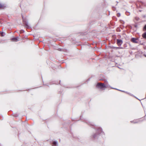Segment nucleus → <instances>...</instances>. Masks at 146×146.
<instances>
[{
    "label": "nucleus",
    "mask_w": 146,
    "mask_h": 146,
    "mask_svg": "<svg viewBox=\"0 0 146 146\" xmlns=\"http://www.w3.org/2000/svg\"><path fill=\"white\" fill-rule=\"evenodd\" d=\"M145 57H146V54H144L143 55Z\"/></svg>",
    "instance_id": "nucleus-17"
},
{
    "label": "nucleus",
    "mask_w": 146,
    "mask_h": 146,
    "mask_svg": "<svg viewBox=\"0 0 146 146\" xmlns=\"http://www.w3.org/2000/svg\"><path fill=\"white\" fill-rule=\"evenodd\" d=\"M13 116L15 117H16L18 116V115L17 114H14V115Z\"/></svg>",
    "instance_id": "nucleus-16"
},
{
    "label": "nucleus",
    "mask_w": 146,
    "mask_h": 146,
    "mask_svg": "<svg viewBox=\"0 0 146 146\" xmlns=\"http://www.w3.org/2000/svg\"><path fill=\"white\" fill-rule=\"evenodd\" d=\"M23 21L24 24L25 25L27 26H28V23L25 21L24 19H23Z\"/></svg>",
    "instance_id": "nucleus-8"
},
{
    "label": "nucleus",
    "mask_w": 146,
    "mask_h": 146,
    "mask_svg": "<svg viewBox=\"0 0 146 146\" xmlns=\"http://www.w3.org/2000/svg\"><path fill=\"white\" fill-rule=\"evenodd\" d=\"M4 33L3 32L1 33H0V35L1 36H4Z\"/></svg>",
    "instance_id": "nucleus-12"
},
{
    "label": "nucleus",
    "mask_w": 146,
    "mask_h": 146,
    "mask_svg": "<svg viewBox=\"0 0 146 146\" xmlns=\"http://www.w3.org/2000/svg\"><path fill=\"white\" fill-rule=\"evenodd\" d=\"M143 29L144 30L146 31V24L143 27Z\"/></svg>",
    "instance_id": "nucleus-14"
},
{
    "label": "nucleus",
    "mask_w": 146,
    "mask_h": 146,
    "mask_svg": "<svg viewBox=\"0 0 146 146\" xmlns=\"http://www.w3.org/2000/svg\"><path fill=\"white\" fill-rule=\"evenodd\" d=\"M52 146H58V142L57 141H54L52 143Z\"/></svg>",
    "instance_id": "nucleus-5"
},
{
    "label": "nucleus",
    "mask_w": 146,
    "mask_h": 146,
    "mask_svg": "<svg viewBox=\"0 0 146 146\" xmlns=\"http://www.w3.org/2000/svg\"><path fill=\"white\" fill-rule=\"evenodd\" d=\"M113 49H117L120 48V47H113L112 48Z\"/></svg>",
    "instance_id": "nucleus-11"
},
{
    "label": "nucleus",
    "mask_w": 146,
    "mask_h": 146,
    "mask_svg": "<svg viewBox=\"0 0 146 146\" xmlns=\"http://www.w3.org/2000/svg\"><path fill=\"white\" fill-rule=\"evenodd\" d=\"M137 120H134L132 121H131V122H133L134 123H137L138 122V121H137ZM137 121H138V120H137Z\"/></svg>",
    "instance_id": "nucleus-10"
},
{
    "label": "nucleus",
    "mask_w": 146,
    "mask_h": 146,
    "mask_svg": "<svg viewBox=\"0 0 146 146\" xmlns=\"http://www.w3.org/2000/svg\"><path fill=\"white\" fill-rule=\"evenodd\" d=\"M96 87L102 90H104L105 89L104 88L106 87V86L104 83H98L96 85Z\"/></svg>",
    "instance_id": "nucleus-1"
},
{
    "label": "nucleus",
    "mask_w": 146,
    "mask_h": 146,
    "mask_svg": "<svg viewBox=\"0 0 146 146\" xmlns=\"http://www.w3.org/2000/svg\"><path fill=\"white\" fill-rule=\"evenodd\" d=\"M123 43L122 40H121L117 39V43L119 46H121Z\"/></svg>",
    "instance_id": "nucleus-2"
},
{
    "label": "nucleus",
    "mask_w": 146,
    "mask_h": 146,
    "mask_svg": "<svg viewBox=\"0 0 146 146\" xmlns=\"http://www.w3.org/2000/svg\"><path fill=\"white\" fill-rule=\"evenodd\" d=\"M5 7V6L4 5L0 4V8H4Z\"/></svg>",
    "instance_id": "nucleus-6"
},
{
    "label": "nucleus",
    "mask_w": 146,
    "mask_h": 146,
    "mask_svg": "<svg viewBox=\"0 0 146 146\" xmlns=\"http://www.w3.org/2000/svg\"><path fill=\"white\" fill-rule=\"evenodd\" d=\"M98 131L99 134V133H100L101 132H102V129L100 128H98Z\"/></svg>",
    "instance_id": "nucleus-7"
},
{
    "label": "nucleus",
    "mask_w": 146,
    "mask_h": 146,
    "mask_svg": "<svg viewBox=\"0 0 146 146\" xmlns=\"http://www.w3.org/2000/svg\"><path fill=\"white\" fill-rule=\"evenodd\" d=\"M117 16L118 17H119L120 16V13H118L117 14Z\"/></svg>",
    "instance_id": "nucleus-15"
},
{
    "label": "nucleus",
    "mask_w": 146,
    "mask_h": 146,
    "mask_svg": "<svg viewBox=\"0 0 146 146\" xmlns=\"http://www.w3.org/2000/svg\"><path fill=\"white\" fill-rule=\"evenodd\" d=\"M142 36L144 38L146 39V33H145L142 35Z\"/></svg>",
    "instance_id": "nucleus-9"
},
{
    "label": "nucleus",
    "mask_w": 146,
    "mask_h": 146,
    "mask_svg": "<svg viewBox=\"0 0 146 146\" xmlns=\"http://www.w3.org/2000/svg\"><path fill=\"white\" fill-rule=\"evenodd\" d=\"M137 40V39L133 38L131 39V41L134 43H138Z\"/></svg>",
    "instance_id": "nucleus-3"
},
{
    "label": "nucleus",
    "mask_w": 146,
    "mask_h": 146,
    "mask_svg": "<svg viewBox=\"0 0 146 146\" xmlns=\"http://www.w3.org/2000/svg\"><path fill=\"white\" fill-rule=\"evenodd\" d=\"M18 39V37H17L13 38H12L11 40L12 41H14L15 42H17L18 41H19Z\"/></svg>",
    "instance_id": "nucleus-4"
},
{
    "label": "nucleus",
    "mask_w": 146,
    "mask_h": 146,
    "mask_svg": "<svg viewBox=\"0 0 146 146\" xmlns=\"http://www.w3.org/2000/svg\"><path fill=\"white\" fill-rule=\"evenodd\" d=\"M98 134H95L93 135V137L94 138H96L97 136H98Z\"/></svg>",
    "instance_id": "nucleus-13"
}]
</instances>
